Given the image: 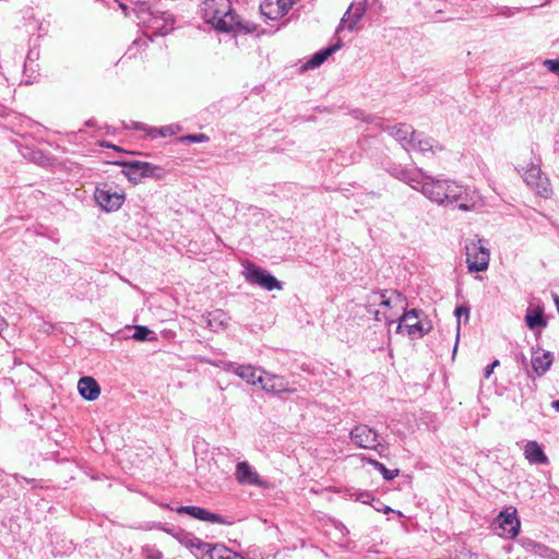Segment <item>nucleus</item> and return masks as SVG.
I'll list each match as a JSON object with an SVG mask.
<instances>
[{
	"mask_svg": "<svg viewBox=\"0 0 559 559\" xmlns=\"http://www.w3.org/2000/svg\"><path fill=\"white\" fill-rule=\"evenodd\" d=\"M421 193L439 205H455L461 211H473L481 206V198L467 187L459 186L452 180L426 178Z\"/></svg>",
	"mask_w": 559,
	"mask_h": 559,
	"instance_id": "1",
	"label": "nucleus"
},
{
	"mask_svg": "<svg viewBox=\"0 0 559 559\" xmlns=\"http://www.w3.org/2000/svg\"><path fill=\"white\" fill-rule=\"evenodd\" d=\"M201 13L204 22L217 31L231 32L240 26L230 0H203Z\"/></svg>",
	"mask_w": 559,
	"mask_h": 559,
	"instance_id": "2",
	"label": "nucleus"
},
{
	"mask_svg": "<svg viewBox=\"0 0 559 559\" xmlns=\"http://www.w3.org/2000/svg\"><path fill=\"white\" fill-rule=\"evenodd\" d=\"M369 307L379 305L386 310L383 311V318L388 325L394 322V317L407 308V300L404 295L397 290L373 292L368 297Z\"/></svg>",
	"mask_w": 559,
	"mask_h": 559,
	"instance_id": "3",
	"label": "nucleus"
},
{
	"mask_svg": "<svg viewBox=\"0 0 559 559\" xmlns=\"http://www.w3.org/2000/svg\"><path fill=\"white\" fill-rule=\"evenodd\" d=\"M467 269L471 273L485 272L490 261V250L485 247L483 240L475 236L465 243Z\"/></svg>",
	"mask_w": 559,
	"mask_h": 559,
	"instance_id": "4",
	"label": "nucleus"
},
{
	"mask_svg": "<svg viewBox=\"0 0 559 559\" xmlns=\"http://www.w3.org/2000/svg\"><path fill=\"white\" fill-rule=\"evenodd\" d=\"M423 311L417 309L404 310L399 318V324L396 326V333L406 332L407 335L415 340L425 336L431 330L429 322L425 323L420 317Z\"/></svg>",
	"mask_w": 559,
	"mask_h": 559,
	"instance_id": "5",
	"label": "nucleus"
},
{
	"mask_svg": "<svg viewBox=\"0 0 559 559\" xmlns=\"http://www.w3.org/2000/svg\"><path fill=\"white\" fill-rule=\"evenodd\" d=\"M94 199L97 205L105 212L118 211L124 200L126 194L122 190H117L112 183H98L94 191Z\"/></svg>",
	"mask_w": 559,
	"mask_h": 559,
	"instance_id": "6",
	"label": "nucleus"
},
{
	"mask_svg": "<svg viewBox=\"0 0 559 559\" xmlns=\"http://www.w3.org/2000/svg\"><path fill=\"white\" fill-rule=\"evenodd\" d=\"M124 166L123 175L133 183H139L143 178L162 179L165 176V171L157 165L134 160L130 163H123Z\"/></svg>",
	"mask_w": 559,
	"mask_h": 559,
	"instance_id": "7",
	"label": "nucleus"
},
{
	"mask_svg": "<svg viewBox=\"0 0 559 559\" xmlns=\"http://www.w3.org/2000/svg\"><path fill=\"white\" fill-rule=\"evenodd\" d=\"M243 276L246 281L252 285H258L269 292L283 289V285L269 271L257 266L252 262L243 264Z\"/></svg>",
	"mask_w": 559,
	"mask_h": 559,
	"instance_id": "8",
	"label": "nucleus"
},
{
	"mask_svg": "<svg viewBox=\"0 0 559 559\" xmlns=\"http://www.w3.org/2000/svg\"><path fill=\"white\" fill-rule=\"evenodd\" d=\"M496 533L506 539H513L520 532V520L513 507L501 511L493 522Z\"/></svg>",
	"mask_w": 559,
	"mask_h": 559,
	"instance_id": "9",
	"label": "nucleus"
},
{
	"mask_svg": "<svg viewBox=\"0 0 559 559\" xmlns=\"http://www.w3.org/2000/svg\"><path fill=\"white\" fill-rule=\"evenodd\" d=\"M525 183L539 197L548 199L552 194L549 179L534 164L530 165L522 174Z\"/></svg>",
	"mask_w": 559,
	"mask_h": 559,
	"instance_id": "10",
	"label": "nucleus"
},
{
	"mask_svg": "<svg viewBox=\"0 0 559 559\" xmlns=\"http://www.w3.org/2000/svg\"><path fill=\"white\" fill-rule=\"evenodd\" d=\"M259 385L263 391L272 394L296 392V389L289 385V382L285 379V377L271 373L265 370L261 371V380Z\"/></svg>",
	"mask_w": 559,
	"mask_h": 559,
	"instance_id": "11",
	"label": "nucleus"
},
{
	"mask_svg": "<svg viewBox=\"0 0 559 559\" xmlns=\"http://www.w3.org/2000/svg\"><path fill=\"white\" fill-rule=\"evenodd\" d=\"M366 10L367 7L365 2L352 3L340 21V24L336 27V34H340L345 28L349 32L357 31L358 23L365 15Z\"/></svg>",
	"mask_w": 559,
	"mask_h": 559,
	"instance_id": "12",
	"label": "nucleus"
},
{
	"mask_svg": "<svg viewBox=\"0 0 559 559\" xmlns=\"http://www.w3.org/2000/svg\"><path fill=\"white\" fill-rule=\"evenodd\" d=\"M350 440L361 449H376L379 444L378 433L367 425H357L350 430Z\"/></svg>",
	"mask_w": 559,
	"mask_h": 559,
	"instance_id": "13",
	"label": "nucleus"
},
{
	"mask_svg": "<svg viewBox=\"0 0 559 559\" xmlns=\"http://www.w3.org/2000/svg\"><path fill=\"white\" fill-rule=\"evenodd\" d=\"M441 150L442 146L438 142L424 133L413 134L408 142V151L421 153L424 156L435 155Z\"/></svg>",
	"mask_w": 559,
	"mask_h": 559,
	"instance_id": "14",
	"label": "nucleus"
},
{
	"mask_svg": "<svg viewBox=\"0 0 559 559\" xmlns=\"http://www.w3.org/2000/svg\"><path fill=\"white\" fill-rule=\"evenodd\" d=\"M235 478L240 485L265 487L266 484L248 462H239L236 465Z\"/></svg>",
	"mask_w": 559,
	"mask_h": 559,
	"instance_id": "15",
	"label": "nucleus"
},
{
	"mask_svg": "<svg viewBox=\"0 0 559 559\" xmlns=\"http://www.w3.org/2000/svg\"><path fill=\"white\" fill-rule=\"evenodd\" d=\"M294 3L293 0H263L260 9L267 19L277 20L284 16Z\"/></svg>",
	"mask_w": 559,
	"mask_h": 559,
	"instance_id": "16",
	"label": "nucleus"
},
{
	"mask_svg": "<svg viewBox=\"0 0 559 559\" xmlns=\"http://www.w3.org/2000/svg\"><path fill=\"white\" fill-rule=\"evenodd\" d=\"M226 370L235 373L250 385H258L260 383L261 371H263V369H259L252 365H240L236 362L228 364Z\"/></svg>",
	"mask_w": 559,
	"mask_h": 559,
	"instance_id": "17",
	"label": "nucleus"
},
{
	"mask_svg": "<svg viewBox=\"0 0 559 559\" xmlns=\"http://www.w3.org/2000/svg\"><path fill=\"white\" fill-rule=\"evenodd\" d=\"M177 512L189 514L190 516L198 519L200 521H204V522H211V523H216V524H228L229 523L221 515H218L216 513H212L204 508H200V507H195V506L179 507L177 509Z\"/></svg>",
	"mask_w": 559,
	"mask_h": 559,
	"instance_id": "18",
	"label": "nucleus"
},
{
	"mask_svg": "<svg viewBox=\"0 0 559 559\" xmlns=\"http://www.w3.org/2000/svg\"><path fill=\"white\" fill-rule=\"evenodd\" d=\"M206 326L213 332L225 331L228 328L230 318L222 309H215L205 316Z\"/></svg>",
	"mask_w": 559,
	"mask_h": 559,
	"instance_id": "19",
	"label": "nucleus"
},
{
	"mask_svg": "<svg viewBox=\"0 0 559 559\" xmlns=\"http://www.w3.org/2000/svg\"><path fill=\"white\" fill-rule=\"evenodd\" d=\"M80 395L87 401H95L100 394V388L92 377H83L78 382Z\"/></svg>",
	"mask_w": 559,
	"mask_h": 559,
	"instance_id": "20",
	"label": "nucleus"
},
{
	"mask_svg": "<svg viewBox=\"0 0 559 559\" xmlns=\"http://www.w3.org/2000/svg\"><path fill=\"white\" fill-rule=\"evenodd\" d=\"M342 47H343V41L341 39H337V41L334 45L316 52L307 61V63L304 66V68L305 69H313V68L321 66L331 55H333L334 52L340 50Z\"/></svg>",
	"mask_w": 559,
	"mask_h": 559,
	"instance_id": "21",
	"label": "nucleus"
},
{
	"mask_svg": "<svg viewBox=\"0 0 559 559\" xmlns=\"http://www.w3.org/2000/svg\"><path fill=\"white\" fill-rule=\"evenodd\" d=\"M524 456L531 464H546L548 459L536 441H528L524 447Z\"/></svg>",
	"mask_w": 559,
	"mask_h": 559,
	"instance_id": "22",
	"label": "nucleus"
},
{
	"mask_svg": "<svg viewBox=\"0 0 559 559\" xmlns=\"http://www.w3.org/2000/svg\"><path fill=\"white\" fill-rule=\"evenodd\" d=\"M400 180L409 185L413 189L421 192L423 185L426 183L427 175L421 171L401 170L395 175Z\"/></svg>",
	"mask_w": 559,
	"mask_h": 559,
	"instance_id": "23",
	"label": "nucleus"
},
{
	"mask_svg": "<svg viewBox=\"0 0 559 559\" xmlns=\"http://www.w3.org/2000/svg\"><path fill=\"white\" fill-rule=\"evenodd\" d=\"M552 364L550 352L537 353L532 358V367L537 374H544Z\"/></svg>",
	"mask_w": 559,
	"mask_h": 559,
	"instance_id": "24",
	"label": "nucleus"
},
{
	"mask_svg": "<svg viewBox=\"0 0 559 559\" xmlns=\"http://www.w3.org/2000/svg\"><path fill=\"white\" fill-rule=\"evenodd\" d=\"M413 134L416 132L412 129V127L402 124L399 127H393L391 129V135L402 144V146L408 151V142L409 139L413 138Z\"/></svg>",
	"mask_w": 559,
	"mask_h": 559,
	"instance_id": "25",
	"label": "nucleus"
},
{
	"mask_svg": "<svg viewBox=\"0 0 559 559\" xmlns=\"http://www.w3.org/2000/svg\"><path fill=\"white\" fill-rule=\"evenodd\" d=\"M526 325L533 330L535 328L546 326V321L543 318V309L540 307L530 308L525 316Z\"/></svg>",
	"mask_w": 559,
	"mask_h": 559,
	"instance_id": "26",
	"label": "nucleus"
},
{
	"mask_svg": "<svg viewBox=\"0 0 559 559\" xmlns=\"http://www.w3.org/2000/svg\"><path fill=\"white\" fill-rule=\"evenodd\" d=\"M369 463L371 465H373L382 474V476L388 480H391L399 475L397 469H389L385 467V465H383L382 463H380L376 460H370Z\"/></svg>",
	"mask_w": 559,
	"mask_h": 559,
	"instance_id": "27",
	"label": "nucleus"
},
{
	"mask_svg": "<svg viewBox=\"0 0 559 559\" xmlns=\"http://www.w3.org/2000/svg\"><path fill=\"white\" fill-rule=\"evenodd\" d=\"M456 318H457V325H456V344H455V347H454V353L456 352V347H457V342H459V336H460V319L462 316H464L466 318V320L468 319L469 317V309L467 307H464V306H461V307H457L454 311Z\"/></svg>",
	"mask_w": 559,
	"mask_h": 559,
	"instance_id": "28",
	"label": "nucleus"
},
{
	"mask_svg": "<svg viewBox=\"0 0 559 559\" xmlns=\"http://www.w3.org/2000/svg\"><path fill=\"white\" fill-rule=\"evenodd\" d=\"M152 333L153 332L151 330H148L146 326L136 325L135 332L133 334V338L135 341H145L148 338V335Z\"/></svg>",
	"mask_w": 559,
	"mask_h": 559,
	"instance_id": "29",
	"label": "nucleus"
},
{
	"mask_svg": "<svg viewBox=\"0 0 559 559\" xmlns=\"http://www.w3.org/2000/svg\"><path fill=\"white\" fill-rule=\"evenodd\" d=\"M144 559H163V554L156 548L145 547L143 548Z\"/></svg>",
	"mask_w": 559,
	"mask_h": 559,
	"instance_id": "30",
	"label": "nucleus"
},
{
	"mask_svg": "<svg viewBox=\"0 0 559 559\" xmlns=\"http://www.w3.org/2000/svg\"><path fill=\"white\" fill-rule=\"evenodd\" d=\"M181 543H183L187 547H190V548L201 549V548L210 547V545L204 544V543H202L201 540H199L197 538L182 539Z\"/></svg>",
	"mask_w": 559,
	"mask_h": 559,
	"instance_id": "31",
	"label": "nucleus"
},
{
	"mask_svg": "<svg viewBox=\"0 0 559 559\" xmlns=\"http://www.w3.org/2000/svg\"><path fill=\"white\" fill-rule=\"evenodd\" d=\"M181 140L182 141L201 143V142L207 141L209 138L204 133H199V134H189V135L182 136Z\"/></svg>",
	"mask_w": 559,
	"mask_h": 559,
	"instance_id": "32",
	"label": "nucleus"
},
{
	"mask_svg": "<svg viewBox=\"0 0 559 559\" xmlns=\"http://www.w3.org/2000/svg\"><path fill=\"white\" fill-rule=\"evenodd\" d=\"M178 131H179L178 126H166V127H163L157 130L158 134L164 138L168 136V135H173V134L177 133Z\"/></svg>",
	"mask_w": 559,
	"mask_h": 559,
	"instance_id": "33",
	"label": "nucleus"
},
{
	"mask_svg": "<svg viewBox=\"0 0 559 559\" xmlns=\"http://www.w3.org/2000/svg\"><path fill=\"white\" fill-rule=\"evenodd\" d=\"M544 64L549 71L559 75V60L547 59Z\"/></svg>",
	"mask_w": 559,
	"mask_h": 559,
	"instance_id": "34",
	"label": "nucleus"
},
{
	"mask_svg": "<svg viewBox=\"0 0 559 559\" xmlns=\"http://www.w3.org/2000/svg\"><path fill=\"white\" fill-rule=\"evenodd\" d=\"M499 360H495L492 364L488 365L485 369V378H489L491 376V373L493 372V369L499 366Z\"/></svg>",
	"mask_w": 559,
	"mask_h": 559,
	"instance_id": "35",
	"label": "nucleus"
},
{
	"mask_svg": "<svg viewBox=\"0 0 559 559\" xmlns=\"http://www.w3.org/2000/svg\"><path fill=\"white\" fill-rule=\"evenodd\" d=\"M368 311L373 313L374 320H377V321H382V320H384V318H383V311H380V310H374V311H372L371 309H369Z\"/></svg>",
	"mask_w": 559,
	"mask_h": 559,
	"instance_id": "36",
	"label": "nucleus"
},
{
	"mask_svg": "<svg viewBox=\"0 0 559 559\" xmlns=\"http://www.w3.org/2000/svg\"><path fill=\"white\" fill-rule=\"evenodd\" d=\"M365 497H366V498H368V497H369V493H367V492H366V493H360L359 496H357V498H356V499H357V500H361L362 502H367V500H366V499H364Z\"/></svg>",
	"mask_w": 559,
	"mask_h": 559,
	"instance_id": "37",
	"label": "nucleus"
},
{
	"mask_svg": "<svg viewBox=\"0 0 559 559\" xmlns=\"http://www.w3.org/2000/svg\"><path fill=\"white\" fill-rule=\"evenodd\" d=\"M378 511H382L383 513H389L392 511V509L390 507H384L382 509L380 508H376Z\"/></svg>",
	"mask_w": 559,
	"mask_h": 559,
	"instance_id": "38",
	"label": "nucleus"
},
{
	"mask_svg": "<svg viewBox=\"0 0 559 559\" xmlns=\"http://www.w3.org/2000/svg\"><path fill=\"white\" fill-rule=\"evenodd\" d=\"M551 406H552L557 412H559V401H554V402L551 403Z\"/></svg>",
	"mask_w": 559,
	"mask_h": 559,
	"instance_id": "39",
	"label": "nucleus"
},
{
	"mask_svg": "<svg viewBox=\"0 0 559 559\" xmlns=\"http://www.w3.org/2000/svg\"><path fill=\"white\" fill-rule=\"evenodd\" d=\"M293 1L295 2L296 0H293Z\"/></svg>",
	"mask_w": 559,
	"mask_h": 559,
	"instance_id": "40",
	"label": "nucleus"
}]
</instances>
